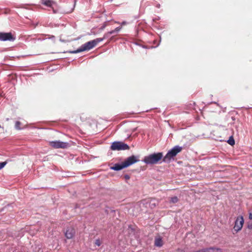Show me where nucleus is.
<instances>
[{
  "mask_svg": "<svg viewBox=\"0 0 252 252\" xmlns=\"http://www.w3.org/2000/svg\"><path fill=\"white\" fill-rule=\"evenodd\" d=\"M137 161H138V159H137L136 157L134 156H132L127 158L125 161L121 164H116L114 166L111 167L110 168L114 170L119 171L130 166Z\"/></svg>",
  "mask_w": 252,
  "mask_h": 252,
  "instance_id": "nucleus-1",
  "label": "nucleus"
},
{
  "mask_svg": "<svg viewBox=\"0 0 252 252\" xmlns=\"http://www.w3.org/2000/svg\"><path fill=\"white\" fill-rule=\"evenodd\" d=\"M102 40H103V38H98L93 40V41L95 42V46L96 45V44L102 41Z\"/></svg>",
  "mask_w": 252,
  "mask_h": 252,
  "instance_id": "nucleus-15",
  "label": "nucleus"
},
{
  "mask_svg": "<svg viewBox=\"0 0 252 252\" xmlns=\"http://www.w3.org/2000/svg\"><path fill=\"white\" fill-rule=\"evenodd\" d=\"M126 24V22H124L122 23V25H125Z\"/></svg>",
  "mask_w": 252,
  "mask_h": 252,
  "instance_id": "nucleus-21",
  "label": "nucleus"
},
{
  "mask_svg": "<svg viewBox=\"0 0 252 252\" xmlns=\"http://www.w3.org/2000/svg\"><path fill=\"white\" fill-rule=\"evenodd\" d=\"M124 178L126 180H129L130 179V177L128 175H125Z\"/></svg>",
  "mask_w": 252,
  "mask_h": 252,
  "instance_id": "nucleus-19",
  "label": "nucleus"
},
{
  "mask_svg": "<svg viewBox=\"0 0 252 252\" xmlns=\"http://www.w3.org/2000/svg\"><path fill=\"white\" fill-rule=\"evenodd\" d=\"M21 125V123L19 121H17L15 123V128L17 129H21V127H20V126Z\"/></svg>",
  "mask_w": 252,
  "mask_h": 252,
  "instance_id": "nucleus-14",
  "label": "nucleus"
},
{
  "mask_svg": "<svg viewBox=\"0 0 252 252\" xmlns=\"http://www.w3.org/2000/svg\"><path fill=\"white\" fill-rule=\"evenodd\" d=\"M1 127V126L0 125V128Z\"/></svg>",
  "mask_w": 252,
  "mask_h": 252,
  "instance_id": "nucleus-22",
  "label": "nucleus"
},
{
  "mask_svg": "<svg viewBox=\"0 0 252 252\" xmlns=\"http://www.w3.org/2000/svg\"><path fill=\"white\" fill-rule=\"evenodd\" d=\"M95 46V42L93 40L88 41L83 44L80 48L76 50L69 51V53L71 54H76L81 52L88 51Z\"/></svg>",
  "mask_w": 252,
  "mask_h": 252,
  "instance_id": "nucleus-4",
  "label": "nucleus"
},
{
  "mask_svg": "<svg viewBox=\"0 0 252 252\" xmlns=\"http://www.w3.org/2000/svg\"><path fill=\"white\" fill-rule=\"evenodd\" d=\"M121 29V27H117L114 30H112L109 32L110 34H113L115 33V32H118L120 31Z\"/></svg>",
  "mask_w": 252,
  "mask_h": 252,
  "instance_id": "nucleus-13",
  "label": "nucleus"
},
{
  "mask_svg": "<svg viewBox=\"0 0 252 252\" xmlns=\"http://www.w3.org/2000/svg\"><path fill=\"white\" fill-rule=\"evenodd\" d=\"M163 157L162 153H157L145 156L143 161L147 164H155L158 162Z\"/></svg>",
  "mask_w": 252,
  "mask_h": 252,
  "instance_id": "nucleus-2",
  "label": "nucleus"
},
{
  "mask_svg": "<svg viewBox=\"0 0 252 252\" xmlns=\"http://www.w3.org/2000/svg\"><path fill=\"white\" fill-rule=\"evenodd\" d=\"M155 245L156 246L160 247L163 245V241L160 237H156L155 240Z\"/></svg>",
  "mask_w": 252,
  "mask_h": 252,
  "instance_id": "nucleus-11",
  "label": "nucleus"
},
{
  "mask_svg": "<svg viewBox=\"0 0 252 252\" xmlns=\"http://www.w3.org/2000/svg\"><path fill=\"white\" fill-rule=\"evenodd\" d=\"M6 164V162H0V170L3 168Z\"/></svg>",
  "mask_w": 252,
  "mask_h": 252,
  "instance_id": "nucleus-18",
  "label": "nucleus"
},
{
  "mask_svg": "<svg viewBox=\"0 0 252 252\" xmlns=\"http://www.w3.org/2000/svg\"><path fill=\"white\" fill-rule=\"evenodd\" d=\"M42 3L48 7H52L55 2L51 0H41Z\"/></svg>",
  "mask_w": 252,
  "mask_h": 252,
  "instance_id": "nucleus-10",
  "label": "nucleus"
},
{
  "mask_svg": "<svg viewBox=\"0 0 252 252\" xmlns=\"http://www.w3.org/2000/svg\"><path fill=\"white\" fill-rule=\"evenodd\" d=\"M49 145L54 148H63L65 149L69 147V144L67 142H64L61 141H53L49 142Z\"/></svg>",
  "mask_w": 252,
  "mask_h": 252,
  "instance_id": "nucleus-7",
  "label": "nucleus"
},
{
  "mask_svg": "<svg viewBox=\"0 0 252 252\" xmlns=\"http://www.w3.org/2000/svg\"><path fill=\"white\" fill-rule=\"evenodd\" d=\"M74 233V229L73 228H69L66 229L65 235L67 239H71L73 237Z\"/></svg>",
  "mask_w": 252,
  "mask_h": 252,
  "instance_id": "nucleus-9",
  "label": "nucleus"
},
{
  "mask_svg": "<svg viewBox=\"0 0 252 252\" xmlns=\"http://www.w3.org/2000/svg\"><path fill=\"white\" fill-rule=\"evenodd\" d=\"M15 39V37L10 32H0V41H12Z\"/></svg>",
  "mask_w": 252,
  "mask_h": 252,
  "instance_id": "nucleus-8",
  "label": "nucleus"
},
{
  "mask_svg": "<svg viewBox=\"0 0 252 252\" xmlns=\"http://www.w3.org/2000/svg\"><path fill=\"white\" fill-rule=\"evenodd\" d=\"M244 223V220L243 216H239L237 217L235 220L234 226L233 227L234 231L236 233L240 231L242 229Z\"/></svg>",
  "mask_w": 252,
  "mask_h": 252,
  "instance_id": "nucleus-6",
  "label": "nucleus"
},
{
  "mask_svg": "<svg viewBox=\"0 0 252 252\" xmlns=\"http://www.w3.org/2000/svg\"><path fill=\"white\" fill-rule=\"evenodd\" d=\"M227 143L230 144V145L231 146H233L235 144V141L233 139V138L232 137V136H231L229 139L227 141Z\"/></svg>",
  "mask_w": 252,
  "mask_h": 252,
  "instance_id": "nucleus-12",
  "label": "nucleus"
},
{
  "mask_svg": "<svg viewBox=\"0 0 252 252\" xmlns=\"http://www.w3.org/2000/svg\"><path fill=\"white\" fill-rule=\"evenodd\" d=\"M178 201V199L176 196L173 197L171 198V202L172 203H176Z\"/></svg>",
  "mask_w": 252,
  "mask_h": 252,
  "instance_id": "nucleus-16",
  "label": "nucleus"
},
{
  "mask_svg": "<svg viewBox=\"0 0 252 252\" xmlns=\"http://www.w3.org/2000/svg\"><path fill=\"white\" fill-rule=\"evenodd\" d=\"M249 219L252 220V211L249 213Z\"/></svg>",
  "mask_w": 252,
  "mask_h": 252,
  "instance_id": "nucleus-20",
  "label": "nucleus"
},
{
  "mask_svg": "<svg viewBox=\"0 0 252 252\" xmlns=\"http://www.w3.org/2000/svg\"><path fill=\"white\" fill-rule=\"evenodd\" d=\"M111 149L114 151L125 150L129 149V146L123 142L116 141L112 143Z\"/></svg>",
  "mask_w": 252,
  "mask_h": 252,
  "instance_id": "nucleus-5",
  "label": "nucleus"
},
{
  "mask_svg": "<svg viewBox=\"0 0 252 252\" xmlns=\"http://www.w3.org/2000/svg\"><path fill=\"white\" fill-rule=\"evenodd\" d=\"M182 148L179 146H176L169 150L165 156L163 158L164 162H168L171 159L175 157L179 153L182 151Z\"/></svg>",
  "mask_w": 252,
  "mask_h": 252,
  "instance_id": "nucleus-3",
  "label": "nucleus"
},
{
  "mask_svg": "<svg viewBox=\"0 0 252 252\" xmlns=\"http://www.w3.org/2000/svg\"><path fill=\"white\" fill-rule=\"evenodd\" d=\"M95 245L97 246H100L101 244V241H100L99 239H96L95 240Z\"/></svg>",
  "mask_w": 252,
  "mask_h": 252,
  "instance_id": "nucleus-17",
  "label": "nucleus"
}]
</instances>
